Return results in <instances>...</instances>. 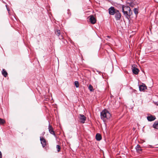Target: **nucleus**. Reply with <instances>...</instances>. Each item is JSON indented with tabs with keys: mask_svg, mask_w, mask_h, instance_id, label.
I'll return each instance as SVG.
<instances>
[{
	"mask_svg": "<svg viewBox=\"0 0 158 158\" xmlns=\"http://www.w3.org/2000/svg\"><path fill=\"white\" fill-rule=\"evenodd\" d=\"M134 13H135L136 15H137L138 12V9L136 8H135L134 9Z\"/></svg>",
	"mask_w": 158,
	"mask_h": 158,
	"instance_id": "nucleus-18",
	"label": "nucleus"
},
{
	"mask_svg": "<svg viewBox=\"0 0 158 158\" xmlns=\"http://www.w3.org/2000/svg\"><path fill=\"white\" fill-rule=\"evenodd\" d=\"M139 151H141V149L140 148V147L139 146Z\"/></svg>",
	"mask_w": 158,
	"mask_h": 158,
	"instance_id": "nucleus-23",
	"label": "nucleus"
},
{
	"mask_svg": "<svg viewBox=\"0 0 158 158\" xmlns=\"http://www.w3.org/2000/svg\"><path fill=\"white\" fill-rule=\"evenodd\" d=\"M153 127L156 129H158V121L155 122L153 125Z\"/></svg>",
	"mask_w": 158,
	"mask_h": 158,
	"instance_id": "nucleus-13",
	"label": "nucleus"
},
{
	"mask_svg": "<svg viewBox=\"0 0 158 158\" xmlns=\"http://www.w3.org/2000/svg\"><path fill=\"white\" fill-rule=\"evenodd\" d=\"M101 136L99 134H97L96 136V139L98 141L100 140L101 139Z\"/></svg>",
	"mask_w": 158,
	"mask_h": 158,
	"instance_id": "nucleus-12",
	"label": "nucleus"
},
{
	"mask_svg": "<svg viewBox=\"0 0 158 158\" xmlns=\"http://www.w3.org/2000/svg\"><path fill=\"white\" fill-rule=\"evenodd\" d=\"M132 67V70L133 73L135 74H137L138 73V69L137 68H136L135 65H133Z\"/></svg>",
	"mask_w": 158,
	"mask_h": 158,
	"instance_id": "nucleus-8",
	"label": "nucleus"
},
{
	"mask_svg": "<svg viewBox=\"0 0 158 158\" xmlns=\"http://www.w3.org/2000/svg\"><path fill=\"white\" fill-rule=\"evenodd\" d=\"M138 144H137L136 147V151H138Z\"/></svg>",
	"mask_w": 158,
	"mask_h": 158,
	"instance_id": "nucleus-21",
	"label": "nucleus"
},
{
	"mask_svg": "<svg viewBox=\"0 0 158 158\" xmlns=\"http://www.w3.org/2000/svg\"><path fill=\"white\" fill-rule=\"evenodd\" d=\"M111 116L110 113L106 110H102L101 113V118L104 121L110 119Z\"/></svg>",
	"mask_w": 158,
	"mask_h": 158,
	"instance_id": "nucleus-1",
	"label": "nucleus"
},
{
	"mask_svg": "<svg viewBox=\"0 0 158 158\" xmlns=\"http://www.w3.org/2000/svg\"><path fill=\"white\" fill-rule=\"evenodd\" d=\"M89 89L91 91H93L94 90L92 86L90 85H89Z\"/></svg>",
	"mask_w": 158,
	"mask_h": 158,
	"instance_id": "nucleus-16",
	"label": "nucleus"
},
{
	"mask_svg": "<svg viewBox=\"0 0 158 158\" xmlns=\"http://www.w3.org/2000/svg\"><path fill=\"white\" fill-rule=\"evenodd\" d=\"M0 158H2V154L0 151Z\"/></svg>",
	"mask_w": 158,
	"mask_h": 158,
	"instance_id": "nucleus-22",
	"label": "nucleus"
},
{
	"mask_svg": "<svg viewBox=\"0 0 158 158\" xmlns=\"http://www.w3.org/2000/svg\"><path fill=\"white\" fill-rule=\"evenodd\" d=\"M122 9V11L125 15L126 16L129 15L128 13H130L131 10L129 7L123 5Z\"/></svg>",
	"mask_w": 158,
	"mask_h": 158,
	"instance_id": "nucleus-2",
	"label": "nucleus"
},
{
	"mask_svg": "<svg viewBox=\"0 0 158 158\" xmlns=\"http://www.w3.org/2000/svg\"><path fill=\"white\" fill-rule=\"evenodd\" d=\"M56 148L57 149L58 152H59L60 149V146L59 145H56Z\"/></svg>",
	"mask_w": 158,
	"mask_h": 158,
	"instance_id": "nucleus-20",
	"label": "nucleus"
},
{
	"mask_svg": "<svg viewBox=\"0 0 158 158\" xmlns=\"http://www.w3.org/2000/svg\"><path fill=\"white\" fill-rule=\"evenodd\" d=\"M55 34H56L57 35L59 36L60 35V30H57L55 32Z\"/></svg>",
	"mask_w": 158,
	"mask_h": 158,
	"instance_id": "nucleus-19",
	"label": "nucleus"
},
{
	"mask_svg": "<svg viewBox=\"0 0 158 158\" xmlns=\"http://www.w3.org/2000/svg\"><path fill=\"white\" fill-rule=\"evenodd\" d=\"M40 140L43 147H44L46 145L45 140L43 137H40Z\"/></svg>",
	"mask_w": 158,
	"mask_h": 158,
	"instance_id": "nucleus-10",
	"label": "nucleus"
},
{
	"mask_svg": "<svg viewBox=\"0 0 158 158\" xmlns=\"http://www.w3.org/2000/svg\"><path fill=\"white\" fill-rule=\"evenodd\" d=\"M157 105L158 106V104H157Z\"/></svg>",
	"mask_w": 158,
	"mask_h": 158,
	"instance_id": "nucleus-25",
	"label": "nucleus"
},
{
	"mask_svg": "<svg viewBox=\"0 0 158 158\" xmlns=\"http://www.w3.org/2000/svg\"><path fill=\"white\" fill-rule=\"evenodd\" d=\"M147 86L145 84L142 83V85H139V90L140 91L144 92L147 89Z\"/></svg>",
	"mask_w": 158,
	"mask_h": 158,
	"instance_id": "nucleus-3",
	"label": "nucleus"
},
{
	"mask_svg": "<svg viewBox=\"0 0 158 158\" xmlns=\"http://www.w3.org/2000/svg\"><path fill=\"white\" fill-rule=\"evenodd\" d=\"M48 129L49 132L51 134L55 135V133L53 130V128L52 127V126L50 125H49Z\"/></svg>",
	"mask_w": 158,
	"mask_h": 158,
	"instance_id": "nucleus-11",
	"label": "nucleus"
},
{
	"mask_svg": "<svg viewBox=\"0 0 158 158\" xmlns=\"http://www.w3.org/2000/svg\"><path fill=\"white\" fill-rule=\"evenodd\" d=\"M156 118L155 116L151 115L147 117L148 120L149 121H152L154 120Z\"/></svg>",
	"mask_w": 158,
	"mask_h": 158,
	"instance_id": "nucleus-9",
	"label": "nucleus"
},
{
	"mask_svg": "<svg viewBox=\"0 0 158 158\" xmlns=\"http://www.w3.org/2000/svg\"><path fill=\"white\" fill-rule=\"evenodd\" d=\"M115 14V17L116 20H119L121 18V14L120 13L118 10H116Z\"/></svg>",
	"mask_w": 158,
	"mask_h": 158,
	"instance_id": "nucleus-6",
	"label": "nucleus"
},
{
	"mask_svg": "<svg viewBox=\"0 0 158 158\" xmlns=\"http://www.w3.org/2000/svg\"><path fill=\"white\" fill-rule=\"evenodd\" d=\"M5 122V120L0 118V124H2Z\"/></svg>",
	"mask_w": 158,
	"mask_h": 158,
	"instance_id": "nucleus-15",
	"label": "nucleus"
},
{
	"mask_svg": "<svg viewBox=\"0 0 158 158\" xmlns=\"http://www.w3.org/2000/svg\"><path fill=\"white\" fill-rule=\"evenodd\" d=\"M63 38V37L62 36H61L60 38V39H62Z\"/></svg>",
	"mask_w": 158,
	"mask_h": 158,
	"instance_id": "nucleus-24",
	"label": "nucleus"
},
{
	"mask_svg": "<svg viewBox=\"0 0 158 158\" xmlns=\"http://www.w3.org/2000/svg\"><path fill=\"white\" fill-rule=\"evenodd\" d=\"M2 75L5 77H6L7 75V72L5 71L4 69H3L2 71Z\"/></svg>",
	"mask_w": 158,
	"mask_h": 158,
	"instance_id": "nucleus-14",
	"label": "nucleus"
},
{
	"mask_svg": "<svg viewBox=\"0 0 158 158\" xmlns=\"http://www.w3.org/2000/svg\"><path fill=\"white\" fill-rule=\"evenodd\" d=\"M74 84L76 87L77 88L79 87V84L78 81H75L74 82Z\"/></svg>",
	"mask_w": 158,
	"mask_h": 158,
	"instance_id": "nucleus-17",
	"label": "nucleus"
},
{
	"mask_svg": "<svg viewBox=\"0 0 158 158\" xmlns=\"http://www.w3.org/2000/svg\"><path fill=\"white\" fill-rule=\"evenodd\" d=\"M89 18V21L91 23L94 24L96 23V19L93 15L90 16Z\"/></svg>",
	"mask_w": 158,
	"mask_h": 158,
	"instance_id": "nucleus-5",
	"label": "nucleus"
},
{
	"mask_svg": "<svg viewBox=\"0 0 158 158\" xmlns=\"http://www.w3.org/2000/svg\"><path fill=\"white\" fill-rule=\"evenodd\" d=\"M109 13L111 15H114L116 11L114 7H111L109 9Z\"/></svg>",
	"mask_w": 158,
	"mask_h": 158,
	"instance_id": "nucleus-7",
	"label": "nucleus"
},
{
	"mask_svg": "<svg viewBox=\"0 0 158 158\" xmlns=\"http://www.w3.org/2000/svg\"><path fill=\"white\" fill-rule=\"evenodd\" d=\"M78 117L81 123H85L86 119V118L84 115L80 114L79 115Z\"/></svg>",
	"mask_w": 158,
	"mask_h": 158,
	"instance_id": "nucleus-4",
	"label": "nucleus"
}]
</instances>
